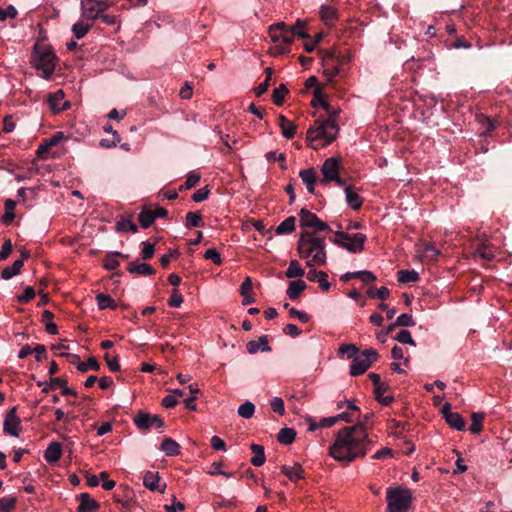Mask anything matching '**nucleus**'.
Listing matches in <instances>:
<instances>
[{"label":"nucleus","instance_id":"14","mask_svg":"<svg viewBox=\"0 0 512 512\" xmlns=\"http://www.w3.org/2000/svg\"><path fill=\"white\" fill-rule=\"evenodd\" d=\"M143 485L149 489L150 491H159L160 493H164L166 488V484L160 481V476L157 473L147 471L143 477Z\"/></svg>","mask_w":512,"mask_h":512},{"label":"nucleus","instance_id":"5","mask_svg":"<svg viewBox=\"0 0 512 512\" xmlns=\"http://www.w3.org/2000/svg\"><path fill=\"white\" fill-rule=\"evenodd\" d=\"M57 57L50 47L35 44L31 53V62L37 70L43 72L45 79H50L56 68Z\"/></svg>","mask_w":512,"mask_h":512},{"label":"nucleus","instance_id":"29","mask_svg":"<svg viewBox=\"0 0 512 512\" xmlns=\"http://www.w3.org/2000/svg\"><path fill=\"white\" fill-rule=\"evenodd\" d=\"M161 450L167 456H177L180 454V445L172 438L166 437L161 443Z\"/></svg>","mask_w":512,"mask_h":512},{"label":"nucleus","instance_id":"31","mask_svg":"<svg viewBox=\"0 0 512 512\" xmlns=\"http://www.w3.org/2000/svg\"><path fill=\"white\" fill-rule=\"evenodd\" d=\"M23 265L24 263L22 260H15L11 266H7L1 271V278L9 280L18 275L21 272Z\"/></svg>","mask_w":512,"mask_h":512},{"label":"nucleus","instance_id":"3","mask_svg":"<svg viewBox=\"0 0 512 512\" xmlns=\"http://www.w3.org/2000/svg\"><path fill=\"white\" fill-rule=\"evenodd\" d=\"M326 244L323 237H317L312 231L304 230L298 239L297 251L299 256L307 259L306 265H324L326 263Z\"/></svg>","mask_w":512,"mask_h":512},{"label":"nucleus","instance_id":"51","mask_svg":"<svg viewBox=\"0 0 512 512\" xmlns=\"http://www.w3.org/2000/svg\"><path fill=\"white\" fill-rule=\"evenodd\" d=\"M16 505V498L13 496H5L0 498V512H11Z\"/></svg>","mask_w":512,"mask_h":512},{"label":"nucleus","instance_id":"19","mask_svg":"<svg viewBox=\"0 0 512 512\" xmlns=\"http://www.w3.org/2000/svg\"><path fill=\"white\" fill-rule=\"evenodd\" d=\"M129 273H136L142 276H152L156 273V270L149 264L140 263L138 261H132L127 266Z\"/></svg>","mask_w":512,"mask_h":512},{"label":"nucleus","instance_id":"42","mask_svg":"<svg viewBox=\"0 0 512 512\" xmlns=\"http://www.w3.org/2000/svg\"><path fill=\"white\" fill-rule=\"evenodd\" d=\"M138 220L142 228H149L155 221V217L153 215V211L150 209L144 208L138 215Z\"/></svg>","mask_w":512,"mask_h":512},{"label":"nucleus","instance_id":"40","mask_svg":"<svg viewBox=\"0 0 512 512\" xmlns=\"http://www.w3.org/2000/svg\"><path fill=\"white\" fill-rule=\"evenodd\" d=\"M305 275L304 269L297 260H291L288 269L285 271L287 278H298Z\"/></svg>","mask_w":512,"mask_h":512},{"label":"nucleus","instance_id":"44","mask_svg":"<svg viewBox=\"0 0 512 512\" xmlns=\"http://www.w3.org/2000/svg\"><path fill=\"white\" fill-rule=\"evenodd\" d=\"M117 255H120V252L116 251L106 254L103 260V265L106 270L112 271L120 266V262L117 258Z\"/></svg>","mask_w":512,"mask_h":512},{"label":"nucleus","instance_id":"12","mask_svg":"<svg viewBox=\"0 0 512 512\" xmlns=\"http://www.w3.org/2000/svg\"><path fill=\"white\" fill-rule=\"evenodd\" d=\"M339 169L340 161L338 159L334 157L327 158L321 168L323 178L319 180V183L326 185L328 182L332 181V179H335L336 175L339 174Z\"/></svg>","mask_w":512,"mask_h":512},{"label":"nucleus","instance_id":"25","mask_svg":"<svg viewBox=\"0 0 512 512\" xmlns=\"http://www.w3.org/2000/svg\"><path fill=\"white\" fill-rule=\"evenodd\" d=\"M321 20L327 26H333L338 19V12L335 8L330 6H322L320 10Z\"/></svg>","mask_w":512,"mask_h":512},{"label":"nucleus","instance_id":"49","mask_svg":"<svg viewBox=\"0 0 512 512\" xmlns=\"http://www.w3.org/2000/svg\"><path fill=\"white\" fill-rule=\"evenodd\" d=\"M200 178H201V176L198 172H195V171L189 172L185 183L179 187V190L184 191V190H188V189L195 187L198 184V182L200 181Z\"/></svg>","mask_w":512,"mask_h":512},{"label":"nucleus","instance_id":"4","mask_svg":"<svg viewBox=\"0 0 512 512\" xmlns=\"http://www.w3.org/2000/svg\"><path fill=\"white\" fill-rule=\"evenodd\" d=\"M304 28L305 23L301 20H297L293 26H288L284 22H278L269 27V35L273 42L282 41L285 44H290L295 36L302 39H310V35Z\"/></svg>","mask_w":512,"mask_h":512},{"label":"nucleus","instance_id":"26","mask_svg":"<svg viewBox=\"0 0 512 512\" xmlns=\"http://www.w3.org/2000/svg\"><path fill=\"white\" fill-rule=\"evenodd\" d=\"M250 449L252 453H254V456L250 460L251 464L256 467L262 466L266 461L264 447L260 444L252 443Z\"/></svg>","mask_w":512,"mask_h":512},{"label":"nucleus","instance_id":"28","mask_svg":"<svg viewBox=\"0 0 512 512\" xmlns=\"http://www.w3.org/2000/svg\"><path fill=\"white\" fill-rule=\"evenodd\" d=\"M346 202L353 210H359L362 206L363 200L358 193H356L350 186L345 188Z\"/></svg>","mask_w":512,"mask_h":512},{"label":"nucleus","instance_id":"56","mask_svg":"<svg viewBox=\"0 0 512 512\" xmlns=\"http://www.w3.org/2000/svg\"><path fill=\"white\" fill-rule=\"evenodd\" d=\"M395 340L402 344H410L415 346V341L413 340L411 333L408 330H401L396 336Z\"/></svg>","mask_w":512,"mask_h":512},{"label":"nucleus","instance_id":"27","mask_svg":"<svg viewBox=\"0 0 512 512\" xmlns=\"http://www.w3.org/2000/svg\"><path fill=\"white\" fill-rule=\"evenodd\" d=\"M306 288L307 284L303 280L291 281L286 293L291 300H296Z\"/></svg>","mask_w":512,"mask_h":512},{"label":"nucleus","instance_id":"57","mask_svg":"<svg viewBox=\"0 0 512 512\" xmlns=\"http://www.w3.org/2000/svg\"><path fill=\"white\" fill-rule=\"evenodd\" d=\"M142 251H141V258L143 260H149L153 257L155 252L154 244H151L149 242H142Z\"/></svg>","mask_w":512,"mask_h":512},{"label":"nucleus","instance_id":"30","mask_svg":"<svg viewBox=\"0 0 512 512\" xmlns=\"http://www.w3.org/2000/svg\"><path fill=\"white\" fill-rule=\"evenodd\" d=\"M296 217L289 216L283 222H281L275 229L277 235L290 234L295 230Z\"/></svg>","mask_w":512,"mask_h":512},{"label":"nucleus","instance_id":"33","mask_svg":"<svg viewBox=\"0 0 512 512\" xmlns=\"http://www.w3.org/2000/svg\"><path fill=\"white\" fill-rule=\"evenodd\" d=\"M96 300H97L98 308L100 310H104L107 308H109L111 310L117 309V303L110 295H107L104 293H99L96 295Z\"/></svg>","mask_w":512,"mask_h":512},{"label":"nucleus","instance_id":"6","mask_svg":"<svg viewBox=\"0 0 512 512\" xmlns=\"http://www.w3.org/2000/svg\"><path fill=\"white\" fill-rule=\"evenodd\" d=\"M412 493L407 488L389 487L386 491L388 512H407L412 503Z\"/></svg>","mask_w":512,"mask_h":512},{"label":"nucleus","instance_id":"16","mask_svg":"<svg viewBox=\"0 0 512 512\" xmlns=\"http://www.w3.org/2000/svg\"><path fill=\"white\" fill-rule=\"evenodd\" d=\"M299 177L302 179L303 183L306 185V188L309 193L316 194L315 192V184L317 182V174L315 168L303 169L299 172Z\"/></svg>","mask_w":512,"mask_h":512},{"label":"nucleus","instance_id":"8","mask_svg":"<svg viewBox=\"0 0 512 512\" xmlns=\"http://www.w3.org/2000/svg\"><path fill=\"white\" fill-rule=\"evenodd\" d=\"M109 7L110 4L105 0H81V17L93 23V21L100 18L103 12Z\"/></svg>","mask_w":512,"mask_h":512},{"label":"nucleus","instance_id":"63","mask_svg":"<svg viewBox=\"0 0 512 512\" xmlns=\"http://www.w3.org/2000/svg\"><path fill=\"white\" fill-rule=\"evenodd\" d=\"M290 317L297 318L302 323H307L310 320V316L303 311L297 310L296 308L289 309Z\"/></svg>","mask_w":512,"mask_h":512},{"label":"nucleus","instance_id":"18","mask_svg":"<svg viewBox=\"0 0 512 512\" xmlns=\"http://www.w3.org/2000/svg\"><path fill=\"white\" fill-rule=\"evenodd\" d=\"M62 456V446L59 442H51L44 452V458L49 464L57 463Z\"/></svg>","mask_w":512,"mask_h":512},{"label":"nucleus","instance_id":"23","mask_svg":"<svg viewBox=\"0 0 512 512\" xmlns=\"http://www.w3.org/2000/svg\"><path fill=\"white\" fill-rule=\"evenodd\" d=\"M474 257H480L485 261H491L494 259V248L491 244L479 243L474 249Z\"/></svg>","mask_w":512,"mask_h":512},{"label":"nucleus","instance_id":"7","mask_svg":"<svg viewBox=\"0 0 512 512\" xmlns=\"http://www.w3.org/2000/svg\"><path fill=\"white\" fill-rule=\"evenodd\" d=\"M366 239V235L362 233L350 235L347 232L336 231L334 238H330V241L351 253H359L364 250Z\"/></svg>","mask_w":512,"mask_h":512},{"label":"nucleus","instance_id":"43","mask_svg":"<svg viewBox=\"0 0 512 512\" xmlns=\"http://www.w3.org/2000/svg\"><path fill=\"white\" fill-rule=\"evenodd\" d=\"M366 293L369 298L380 300H386L390 295V291L388 288L381 287L378 289L374 286L369 287Z\"/></svg>","mask_w":512,"mask_h":512},{"label":"nucleus","instance_id":"11","mask_svg":"<svg viewBox=\"0 0 512 512\" xmlns=\"http://www.w3.org/2000/svg\"><path fill=\"white\" fill-rule=\"evenodd\" d=\"M133 422L140 430L147 431L152 427L157 429L164 427V421L159 415H152L150 413L139 410L133 418Z\"/></svg>","mask_w":512,"mask_h":512},{"label":"nucleus","instance_id":"53","mask_svg":"<svg viewBox=\"0 0 512 512\" xmlns=\"http://www.w3.org/2000/svg\"><path fill=\"white\" fill-rule=\"evenodd\" d=\"M88 369H92L94 371H98L100 369V364L96 360V358L91 357L88 359V361L86 363H84V362L78 363V370L80 372L85 373L88 371Z\"/></svg>","mask_w":512,"mask_h":512},{"label":"nucleus","instance_id":"50","mask_svg":"<svg viewBox=\"0 0 512 512\" xmlns=\"http://www.w3.org/2000/svg\"><path fill=\"white\" fill-rule=\"evenodd\" d=\"M255 412V406L252 402L246 401L245 403L241 404L238 408V414L239 416L249 419L254 415Z\"/></svg>","mask_w":512,"mask_h":512},{"label":"nucleus","instance_id":"1","mask_svg":"<svg viewBox=\"0 0 512 512\" xmlns=\"http://www.w3.org/2000/svg\"><path fill=\"white\" fill-rule=\"evenodd\" d=\"M373 441L360 426H345L338 430L334 442L329 446V455L343 465L363 458L371 449Z\"/></svg>","mask_w":512,"mask_h":512},{"label":"nucleus","instance_id":"54","mask_svg":"<svg viewBox=\"0 0 512 512\" xmlns=\"http://www.w3.org/2000/svg\"><path fill=\"white\" fill-rule=\"evenodd\" d=\"M372 417L373 413H366L364 415H361L360 413L356 416L355 421H357V423L354 426H360L364 432H367V425L370 423Z\"/></svg>","mask_w":512,"mask_h":512},{"label":"nucleus","instance_id":"13","mask_svg":"<svg viewBox=\"0 0 512 512\" xmlns=\"http://www.w3.org/2000/svg\"><path fill=\"white\" fill-rule=\"evenodd\" d=\"M21 425V420L17 416V407L11 408L5 417L4 423H3V431L6 434H9L11 436H18V430Z\"/></svg>","mask_w":512,"mask_h":512},{"label":"nucleus","instance_id":"22","mask_svg":"<svg viewBox=\"0 0 512 512\" xmlns=\"http://www.w3.org/2000/svg\"><path fill=\"white\" fill-rule=\"evenodd\" d=\"M281 472L289 478L290 481L296 482L304 478V470L299 463H295L294 466L283 465Z\"/></svg>","mask_w":512,"mask_h":512},{"label":"nucleus","instance_id":"36","mask_svg":"<svg viewBox=\"0 0 512 512\" xmlns=\"http://www.w3.org/2000/svg\"><path fill=\"white\" fill-rule=\"evenodd\" d=\"M323 61L328 64V61L335 62L336 65H344L350 61L349 54L337 55L335 51H327L323 57Z\"/></svg>","mask_w":512,"mask_h":512},{"label":"nucleus","instance_id":"17","mask_svg":"<svg viewBox=\"0 0 512 512\" xmlns=\"http://www.w3.org/2000/svg\"><path fill=\"white\" fill-rule=\"evenodd\" d=\"M78 500V512H94L99 509V504L88 493H81Z\"/></svg>","mask_w":512,"mask_h":512},{"label":"nucleus","instance_id":"59","mask_svg":"<svg viewBox=\"0 0 512 512\" xmlns=\"http://www.w3.org/2000/svg\"><path fill=\"white\" fill-rule=\"evenodd\" d=\"M183 303V296L178 292L176 288L172 290L171 296L168 300L170 307H180Z\"/></svg>","mask_w":512,"mask_h":512},{"label":"nucleus","instance_id":"48","mask_svg":"<svg viewBox=\"0 0 512 512\" xmlns=\"http://www.w3.org/2000/svg\"><path fill=\"white\" fill-rule=\"evenodd\" d=\"M313 107L321 106L323 109H329V102L325 95L321 92L320 88H316L313 92V99L311 101Z\"/></svg>","mask_w":512,"mask_h":512},{"label":"nucleus","instance_id":"38","mask_svg":"<svg viewBox=\"0 0 512 512\" xmlns=\"http://www.w3.org/2000/svg\"><path fill=\"white\" fill-rule=\"evenodd\" d=\"M419 278L420 276L415 270H399L397 272V280L402 284L416 282Z\"/></svg>","mask_w":512,"mask_h":512},{"label":"nucleus","instance_id":"41","mask_svg":"<svg viewBox=\"0 0 512 512\" xmlns=\"http://www.w3.org/2000/svg\"><path fill=\"white\" fill-rule=\"evenodd\" d=\"M93 27V23L84 24L82 20L72 25V32L76 39H82Z\"/></svg>","mask_w":512,"mask_h":512},{"label":"nucleus","instance_id":"45","mask_svg":"<svg viewBox=\"0 0 512 512\" xmlns=\"http://www.w3.org/2000/svg\"><path fill=\"white\" fill-rule=\"evenodd\" d=\"M186 227H203L204 222L200 212H188L186 214Z\"/></svg>","mask_w":512,"mask_h":512},{"label":"nucleus","instance_id":"32","mask_svg":"<svg viewBox=\"0 0 512 512\" xmlns=\"http://www.w3.org/2000/svg\"><path fill=\"white\" fill-rule=\"evenodd\" d=\"M445 421L450 427L458 431H463L466 426L464 418L457 412L449 413Z\"/></svg>","mask_w":512,"mask_h":512},{"label":"nucleus","instance_id":"10","mask_svg":"<svg viewBox=\"0 0 512 512\" xmlns=\"http://www.w3.org/2000/svg\"><path fill=\"white\" fill-rule=\"evenodd\" d=\"M299 217L300 226L303 229L313 228L315 229L313 232L315 234L317 232L331 231L330 226L326 222L322 221L315 213L306 208L300 210Z\"/></svg>","mask_w":512,"mask_h":512},{"label":"nucleus","instance_id":"62","mask_svg":"<svg viewBox=\"0 0 512 512\" xmlns=\"http://www.w3.org/2000/svg\"><path fill=\"white\" fill-rule=\"evenodd\" d=\"M52 146L49 145L47 139L43 140V142L38 146L36 154L40 159H46L48 153L50 152Z\"/></svg>","mask_w":512,"mask_h":512},{"label":"nucleus","instance_id":"34","mask_svg":"<svg viewBox=\"0 0 512 512\" xmlns=\"http://www.w3.org/2000/svg\"><path fill=\"white\" fill-rule=\"evenodd\" d=\"M37 385L39 387L43 386V393H48L50 390H55L57 388H61V386L67 385V381L61 377H51L49 384L46 382L38 381Z\"/></svg>","mask_w":512,"mask_h":512},{"label":"nucleus","instance_id":"24","mask_svg":"<svg viewBox=\"0 0 512 512\" xmlns=\"http://www.w3.org/2000/svg\"><path fill=\"white\" fill-rule=\"evenodd\" d=\"M278 125L281 128L282 135L287 139H292L296 133V126L284 115L278 116Z\"/></svg>","mask_w":512,"mask_h":512},{"label":"nucleus","instance_id":"52","mask_svg":"<svg viewBox=\"0 0 512 512\" xmlns=\"http://www.w3.org/2000/svg\"><path fill=\"white\" fill-rule=\"evenodd\" d=\"M324 66V74L326 75L329 81H332L333 77L338 75L341 71L340 66L336 65L335 62L328 61V64L324 62Z\"/></svg>","mask_w":512,"mask_h":512},{"label":"nucleus","instance_id":"55","mask_svg":"<svg viewBox=\"0 0 512 512\" xmlns=\"http://www.w3.org/2000/svg\"><path fill=\"white\" fill-rule=\"evenodd\" d=\"M396 324L402 327H412L415 325V321L411 314L403 313L397 317Z\"/></svg>","mask_w":512,"mask_h":512},{"label":"nucleus","instance_id":"20","mask_svg":"<svg viewBox=\"0 0 512 512\" xmlns=\"http://www.w3.org/2000/svg\"><path fill=\"white\" fill-rule=\"evenodd\" d=\"M246 348L250 354H255L259 350L262 352H270L272 350L271 346L268 344V337L266 335L260 336L257 341H249L246 345Z\"/></svg>","mask_w":512,"mask_h":512},{"label":"nucleus","instance_id":"47","mask_svg":"<svg viewBox=\"0 0 512 512\" xmlns=\"http://www.w3.org/2000/svg\"><path fill=\"white\" fill-rule=\"evenodd\" d=\"M64 97L65 93L63 90H57L56 92L49 94L48 103L54 112L59 109V106H61V102L64 100Z\"/></svg>","mask_w":512,"mask_h":512},{"label":"nucleus","instance_id":"21","mask_svg":"<svg viewBox=\"0 0 512 512\" xmlns=\"http://www.w3.org/2000/svg\"><path fill=\"white\" fill-rule=\"evenodd\" d=\"M327 277V273L317 271L316 269H310L307 273V279L311 282L317 281L319 283V287L323 291H328L330 289V283L327 281Z\"/></svg>","mask_w":512,"mask_h":512},{"label":"nucleus","instance_id":"58","mask_svg":"<svg viewBox=\"0 0 512 512\" xmlns=\"http://www.w3.org/2000/svg\"><path fill=\"white\" fill-rule=\"evenodd\" d=\"M35 290L33 287L28 286L24 289V292L17 297L18 302L28 303L35 297Z\"/></svg>","mask_w":512,"mask_h":512},{"label":"nucleus","instance_id":"9","mask_svg":"<svg viewBox=\"0 0 512 512\" xmlns=\"http://www.w3.org/2000/svg\"><path fill=\"white\" fill-rule=\"evenodd\" d=\"M379 355L374 349H366L355 357L350 365V374L352 376H359L364 374L373 362L378 359Z\"/></svg>","mask_w":512,"mask_h":512},{"label":"nucleus","instance_id":"35","mask_svg":"<svg viewBox=\"0 0 512 512\" xmlns=\"http://www.w3.org/2000/svg\"><path fill=\"white\" fill-rule=\"evenodd\" d=\"M116 229L119 232H138V226L132 221L130 217L122 216L116 223Z\"/></svg>","mask_w":512,"mask_h":512},{"label":"nucleus","instance_id":"37","mask_svg":"<svg viewBox=\"0 0 512 512\" xmlns=\"http://www.w3.org/2000/svg\"><path fill=\"white\" fill-rule=\"evenodd\" d=\"M296 437V431L293 428H282L280 429L277 439L281 444L290 445L294 442Z\"/></svg>","mask_w":512,"mask_h":512},{"label":"nucleus","instance_id":"61","mask_svg":"<svg viewBox=\"0 0 512 512\" xmlns=\"http://www.w3.org/2000/svg\"><path fill=\"white\" fill-rule=\"evenodd\" d=\"M204 258L211 260L216 265H221L222 263L220 253L214 248L208 249L204 254Z\"/></svg>","mask_w":512,"mask_h":512},{"label":"nucleus","instance_id":"2","mask_svg":"<svg viewBox=\"0 0 512 512\" xmlns=\"http://www.w3.org/2000/svg\"><path fill=\"white\" fill-rule=\"evenodd\" d=\"M328 117L325 119H316L314 125L307 130L306 140L313 149L331 144L337 137L339 126L337 117L340 113L339 108L329 104V109H324Z\"/></svg>","mask_w":512,"mask_h":512},{"label":"nucleus","instance_id":"64","mask_svg":"<svg viewBox=\"0 0 512 512\" xmlns=\"http://www.w3.org/2000/svg\"><path fill=\"white\" fill-rule=\"evenodd\" d=\"M17 16V10L14 6L9 5L6 9L0 8V20L4 21L7 18H15Z\"/></svg>","mask_w":512,"mask_h":512},{"label":"nucleus","instance_id":"15","mask_svg":"<svg viewBox=\"0 0 512 512\" xmlns=\"http://www.w3.org/2000/svg\"><path fill=\"white\" fill-rule=\"evenodd\" d=\"M354 278L359 279L366 284L370 283V282H374L377 279L375 274L372 273L371 271L363 270V271H356V272H347L340 277V280L342 282H348Z\"/></svg>","mask_w":512,"mask_h":512},{"label":"nucleus","instance_id":"46","mask_svg":"<svg viewBox=\"0 0 512 512\" xmlns=\"http://www.w3.org/2000/svg\"><path fill=\"white\" fill-rule=\"evenodd\" d=\"M289 93L288 88L285 84H280L278 88H275L272 93L273 103L277 106H281L284 102L285 96Z\"/></svg>","mask_w":512,"mask_h":512},{"label":"nucleus","instance_id":"60","mask_svg":"<svg viewBox=\"0 0 512 512\" xmlns=\"http://www.w3.org/2000/svg\"><path fill=\"white\" fill-rule=\"evenodd\" d=\"M271 409L279 415H284L285 407L283 399L280 397H274L271 400Z\"/></svg>","mask_w":512,"mask_h":512},{"label":"nucleus","instance_id":"39","mask_svg":"<svg viewBox=\"0 0 512 512\" xmlns=\"http://www.w3.org/2000/svg\"><path fill=\"white\" fill-rule=\"evenodd\" d=\"M485 418V414L482 412H473L471 414L472 423L469 430L473 434H479L482 431V424Z\"/></svg>","mask_w":512,"mask_h":512}]
</instances>
